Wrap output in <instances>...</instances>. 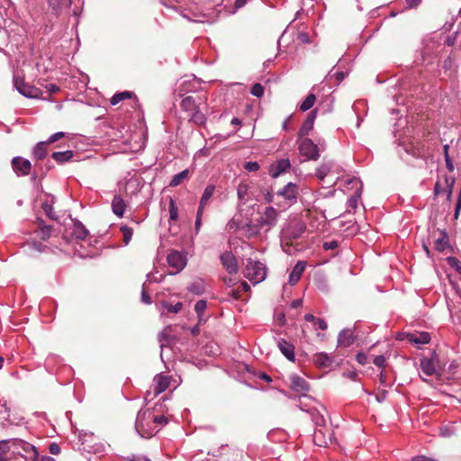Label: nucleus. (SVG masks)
I'll return each mask as SVG.
<instances>
[{
	"label": "nucleus",
	"mask_w": 461,
	"mask_h": 461,
	"mask_svg": "<svg viewBox=\"0 0 461 461\" xmlns=\"http://www.w3.org/2000/svg\"><path fill=\"white\" fill-rule=\"evenodd\" d=\"M338 247V242L335 240L327 241L323 243V249L326 250H331Z\"/></svg>",
	"instance_id": "bf43d9fd"
},
{
	"label": "nucleus",
	"mask_w": 461,
	"mask_h": 461,
	"mask_svg": "<svg viewBox=\"0 0 461 461\" xmlns=\"http://www.w3.org/2000/svg\"><path fill=\"white\" fill-rule=\"evenodd\" d=\"M354 339L352 331L348 329L341 330L338 336V345L340 347H349L353 344Z\"/></svg>",
	"instance_id": "bb28decb"
},
{
	"label": "nucleus",
	"mask_w": 461,
	"mask_h": 461,
	"mask_svg": "<svg viewBox=\"0 0 461 461\" xmlns=\"http://www.w3.org/2000/svg\"><path fill=\"white\" fill-rule=\"evenodd\" d=\"M421 0H406L407 7L411 9L417 7Z\"/></svg>",
	"instance_id": "338daca9"
},
{
	"label": "nucleus",
	"mask_w": 461,
	"mask_h": 461,
	"mask_svg": "<svg viewBox=\"0 0 461 461\" xmlns=\"http://www.w3.org/2000/svg\"><path fill=\"white\" fill-rule=\"evenodd\" d=\"M314 119H315V113L312 112L308 115L307 119L305 120V122L301 126V128H300V130L298 131V136L300 138H303V137L308 135L309 132L312 130L313 123H314Z\"/></svg>",
	"instance_id": "393cba45"
},
{
	"label": "nucleus",
	"mask_w": 461,
	"mask_h": 461,
	"mask_svg": "<svg viewBox=\"0 0 461 461\" xmlns=\"http://www.w3.org/2000/svg\"><path fill=\"white\" fill-rule=\"evenodd\" d=\"M155 424L158 425V431L159 430V429L161 427H163L164 425H166L167 423V420L165 416L163 415H157L155 414Z\"/></svg>",
	"instance_id": "864d4df0"
},
{
	"label": "nucleus",
	"mask_w": 461,
	"mask_h": 461,
	"mask_svg": "<svg viewBox=\"0 0 461 461\" xmlns=\"http://www.w3.org/2000/svg\"><path fill=\"white\" fill-rule=\"evenodd\" d=\"M314 326L322 330H325L328 327L326 321L323 319H316Z\"/></svg>",
	"instance_id": "052dcab7"
},
{
	"label": "nucleus",
	"mask_w": 461,
	"mask_h": 461,
	"mask_svg": "<svg viewBox=\"0 0 461 461\" xmlns=\"http://www.w3.org/2000/svg\"><path fill=\"white\" fill-rule=\"evenodd\" d=\"M180 106H181V109L186 113H188V114H190L191 113H193L197 107L200 106V104H197L195 99L191 96V95H188L186 97H185L182 101H181V104H180Z\"/></svg>",
	"instance_id": "c756f323"
},
{
	"label": "nucleus",
	"mask_w": 461,
	"mask_h": 461,
	"mask_svg": "<svg viewBox=\"0 0 461 461\" xmlns=\"http://www.w3.org/2000/svg\"><path fill=\"white\" fill-rule=\"evenodd\" d=\"M214 191H215V187L213 185H208L205 187V189L202 194L201 200H200V203H199V207H198L199 210L202 209L203 211L204 207L208 204L209 200L214 194Z\"/></svg>",
	"instance_id": "2f4dec72"
},
{
	"label": "nucleus",
	"mask_w": 461,
	"mask_h": 461,
	"mask_svg": "<svg viewBox=\"0 0 461 461\" xmlns=\"http://www.w3.org/2000/svg\"><path fill=\"white\" fill-rule=\"evenodd\" d=\"M250 93L256 97H262L264 95V87L261 84L256 83L251 87Z\"/></svg>",
	"instance_id": "09e8293b"
},
{
	"label": "nucleus",
	"mask_w": 461,
	"mask_h": 461,
	"mask_svg": "<svg viewBox=\"0 0 461 461\" xmlns=\"http://www.w3.org/2000/svg\"><path fill=\"white\" fill-rule=\"evenodd\" d=\"M300 154L307 160H317L320 158V150L318 145H316L311 139H304L299 145Z\"/></svg>",
	"instance_id": "0eeeda50"
},
{
	"label": "nucleus",
	"mask_w": 461,
	"mask_h": 461,
	"mask_svg": "<svg viewBox=\"0 0 461 461\" xmlns=\"http://www.w3.org/2000/svg\"><path fill=\"white\" fill-rule=\"evenodd\" d=\"M88 235V230L78 221L73 222L71 236L77 240H84Z\"/></svg>",
	"instance_id": "a878e982"
},
{
	"label": "nucleus",
	"mask_w": 461,
	"mask_h": 461,
	"mask_svg": "<svg viewBox=\"0 0 461 461\" xmlns=\"http://www.w3.org/2000/svg\"><path fill=\"white\" fill-rule=\"evenodd\" d=\"M10 451L7 440H1L0 441V461H7L5 457V454H7Z\"/></svg>",
	"instance_id": "de8ad7c7"
},
{
	"label": "nucleus",
	"mask_w": 461,
	"mask_h": 461,
	"mask_svg": "<svg viewBox=\"0 0 461 461\" xmlns=\"http://www.w3.org/2000/svg\"><path fill=\"white\" fill-rule=\"evenodd\" d=\"M316 97L313 94H309L306 98L303 101V103L300 105V110L303 112H306L310 110L314 103H315Z\"/></svg>",
	"instance_id": "79ce46f5"
},
{
	"label": "nucleus",
	"mask_w": 461,
	"mask_h": 461,
	"mask_svg": "<svg viewBox=\"0 0 461 461\" xmlns=\"http://www.w3.org/2000/svg\"><path fill=\"white\" fill-rule=\"evenodd\" d=\"M155 412L149 409H141L136 418L135 429L141 438H151L158 432L155 424Z\"/></svg>",
	"instance_id": "f257e3e1"
},
{
	"label": "nucleus",
	"mask_w": 461,
	"mask_h": 461,
	"mask_svg": "<svg viewBox=\"0 0 461 461\" xmlns=\"http://www.w3.org/2000/svg\"><path fill=\"white\" fill-rule=\"evenodd\" d=\"M258 214L259 217L257 220L258 228L265 229L266 231H268L277 224L279 212L275 207L267 206Z\"/></svg>",
	"instance_id": "20e7f679"
},
{
	"label": "nucleus",
	"mask_w": 461,
	"mask_h": 461,
	"mask_svg": "<svg viewBox=\"0 0 461 461\" xmlns=\"http://www.w3.org/2000/svg\"><path fill=\"white\" fill-rule=\"evenodd\" d=\"M64 135H65V133L62 131L56 132V133L52 134L51 136H50V138L48 139V140L46 142H48V144L54 143L57 140H59V139L63 138Z\"/></svg>",
	"instance_id": "6e6d98bb"
},
{
	"label": "nucleus",
	"mask_w": 461,
	"mask_h": 461,
	"mask_svg": "<svg viewBox=\"0 0 461 461\" xmlns=\"http://www.w3.org/2000/svg\"><path fill=\"white\" fill-rule=\"evenodd\" d=\"M53 203L54 197H51L50 200L48 199L42 203V209L49 218L55 220L57 219V216L53 211Z\"/></svg>",
	"instance_id": "a19ab883"
},
{
	"label": "nucleus",
	"mask_w": 461,
	"mask_h": 461,
	"mask_svg": "<svg viewBox=\"0 0 461 461\" xmlns=\"http://www.w3.org/2000/svg\"><path fill=\"white\" fill-rule=\"evenodd\" d=\"M291 167L288 158H281L269 167V175L273 178L278 177L281 174L286 172Z\"/></svg>",
	"instance_id": "f8f14e48"
},
{
	"label": "nucleus",
	"mask_w": 461,
	"mask_h": 461,
	"mask_svg": "<svg viewBox=\"0 0 461 461\" xmlns=\"http://www.w3.org/2000/svg\"><path fill=\"white\" fill-rule=\"evenodd\" d=\"M12 165L14 172L18 176H26L31 171V162L28 159H24L19 157L14 158L12 160Z\"/></svg>",
	"instance_id": "ddd939ff"
},
{
	"label": "nucleus",
	"mask_w": 461,
	"mask_h": 461,
	"mask_svg": "<svg viewBox=\"0 0 461 461\" xmlns=\"http://www.w3.org/2000/svg\"><path fill=\"white\" fill-rule=\"evenodd\" d=\"M168 210H169V219L172 221H176L178 217V209H177L173 198H170Z\"/></svg>",
	"instance_id": "a18cd8bd"
},
{
	"label": "nucleus",
	"mask_w": 461,
	"mask_h": 461,
	"mask_svg": "<svg viewBox=\"0 0 461 461\" xmlns=\"http://www.w3.org/2000/svg\"><path fill=\"white\" fill-rule=\"evenodd\" d=\"M125 203L120 195H115L112 201L113 212L118 217H122L125 211Z\"/></svg>",
	"instance_id": "7c9ffc66"
},
{
	"label": "nucleus",
	"mask_w": 461,
	"mask_h": 461,
	"mask_svg": "<svg viewBox=\"0 0 461 461\" xmlns=\"http://www.w3.org/2000/svg\"><path fill=\"white\" fill-rule=\"evenodd\" d=\"M45 248V246L37 241H28L23 246L24 253L31 257L43 252Z\"/></svg>",
	"instance_id": "4be33fe9"
},
{
	"label": "nucleus",
	"mask_w": 461,
	"mask_h": 461,
	"mask_svg": "<svg viewBox=\"0 0 461 461\" xmlns=\"http://www.w3.org/2000/svg\"><path fill=\"white\" fill-rule=\"evenodd\" d=\"M244 276L253 285L259 284L267 277V267L262 262L249 258L245 266Z\"/></svg>",
	"instance_id": "7ed1b4c3"
},
{
	"label": "nucleus",
	"mask_w": 461,
	"mask_h": 461,
	"mask_svg": "<svg viewBox=\"0 0 461 461\" xmlns=\"http://www.w3.org/2000/svg\"><path fill=\"white\" fill-rule=\"evenodd\" d=\"M48 142L41 141L33 149V157L38 160L43 159L47 155Z\"/></svg>",
	"instance_id": "c9c22d12"
},
{
	"label": "nucleus",
	"mask_w": 461,
	"mask_h": 461,
	"mask_svg": "<svg viewBox=\"0 0 461 461\" xmlns=\"http://www.w3.org/2000/svg\"><path fill=\"white\" fill-rule=\"evenodd\" d=\"M160 314L161 316H167L169 313H177L183 308V303L178 302L176 304H170L169 303L163 301L161 302Z\"/></svg>",
	"instance_id": "b1692460"
},
{
	"label": "nucleus",
	"mask_w": 461,
	"mask_h": 461,
	"mask_svg": "<svg viewBox=\"0 0 461 461\" xmlns=\"http://www.w3.org/2000/svg\"><path fill=\"white\" fill-rule=\"evenodd\" d=\"M412 461H437V460L433 459V458H429L424 456H419L412 458Z\"/></svg>",
	"instance_id": "774afa93"
},
{
	"label": "nucleus",
	"mask_w": 461,
	"mask_h": 461,
	"mask_svg": "<svg viewBox=\"0 0 461 461\" xmlns=\"http://www.w3.org/2000/svg\"><path fill=\"white\" fill-rule=\"evenodd\" d=\"M73 151L72 150H65V151H56L53 152L51 157L53 159H55L58 163H65L69 161L73 158Z\"/></svg>",
	"instance_id": "e433bc0d"
},
{
	"label": "nucleus",
	"mask_w": 461,
	"mask_h": 461,
	"mask_svg": "<svg viewBox=\"0 0 461 461\" xmlns=\"http://www.w3.org/2000/svg\"><path fill=\"white\" fill-rule=\"evenodd\" d=\"M448 243V238L446 232H443L441 234V237H439L436 242H435V249L437 250L442 251L446 249L447 245Z\"/></svg>",
	"instance_id": "c03bdc74"
},
{
	"label": "nucleus",
	"mask_w": 461,
	"mask_h": 461,
	"mask_svg": "<svg viewBox=\"0 0 461 461\" xmlns=\"http://www.w3.org/2000/svg\"><path fill=\"white\" fill-rule=\"evenodd\" d=\"M203 212V211L202 209L201 210H199V209L197 210L196 219H195V223H194V228H195L196 232H198L200 230V228H201V225H202Z\"/></svg>",
	"instance_id": "5fc2aeb1"
},
{
	"label": "nucleus",
	"mask_w": 461,
	"mask_h": 461,
	"mask_svg": "<svg viewBox=\"0 0 461 461\" xmlns=\"http://www.w3.org/2000/svg\"><path fill=\"white\" fill-rule=\"evenodd\" d=\"M437 355L433 353L430 358L423 357L420 359V369L426 375L431 376L437 374Z\"/></svg>",
	"instance_id": "9b49d317"
},
{
	"label": "nucleus",
	"mask_w": 461,
	"mask_h": 461,
	"mask_svg": "<svg viewBox=\"0 0 461 461\" xmlns=\"http://www.w3.org/2000/svg\"><path fill=\"white\" fill-rule=\"evenodd\" d=\"M319 407L320 406H313V410L310 411L308 413H310L312 420L314 422V424L319 428H322L325 424V419L321 413Z\"/></svg>",
	"instance_id": "473e14b6"
},
{
	"label": "nucleus",
	"mask_w": 461,
	"mask_h": 461,
	"mask_svg": "<svg viewBox=\"0 0 461 461\" xmlns=\"http://www.w3.org/2000/svg\"><path fill=\"white\" fill-rule=\"evenodd\" d=\"M190 121L197 125L203 124L206 122L205 115L201 112L200 106L197 107L193 113L188 114Z\"/></svg>",
	"instance_id": "58836bf2"
},
{
	"label": "nucleus",
	"mask_w": 461,
	"mask_h": 461,
	"mask_svg": "<svg viewBox=\"0 0 461 461\" xmlns=\"http://www.w3.org/2000/svg\"><path fill=\"white\" fill-rule=\"evenodd\" d=\"M330 440V435L329 434L327 438L322 428H317L315 429L313 433V441L316 445L320 447H326L328 445V442Z\"/></svg>",
	"instance_id": "c85d7f7f"
},
{
	"label": "nucleus",
	"mask_w": 461,
	"mask_h": 461,
	"mask_svg": "<svg viewBox=\"0 0 461 461\" xmlns=\"http://www.w3.org/2000/svg\"><path fill=\"white\" fill-rule=\"evenodd\" d=\"M167 263L169 267L175 268V272L170 275L179 273L186 265L185 258L178 251H172L167 256Z\"/></svg>",
	"instance_id": "1a4fd4ad"
},
{
	"label": "nucleus",
	"mask_w": 461,
	"mask_h": 461,
	"mask_svg": "<svg viewBox=\"0 0 461 461\" xmlns=\"http://www.w3.org/2000/svg\"><path fill=\"white\" fill-rule=\"evenodd\" d=\"M206 308H207V302L205 300H199L194 304V312L197 315L198 325H203L207 321V319L203 315Z\"/></svg>",
	"instance_id": "cd10ccee"
},
{
	"label": "nucleus",
	"mask_w": 461,
	"mask_h": 461,
	"mask_svg": "<svg viewBox=\"0 0 461 461\" xmlns=\"http://www.w3.org/2000/svg\"><path fill=\"white\" fill-rule=\"evenodd\" d=\"M14 86L22 95L27 98H41L42 91L34 86L25 83L23 78L18 75L14 76Z\"/></svg>",
	"instance_id": "423d86ee"
},
{
	"label": "nucleus",
	"mask_w": 461,
	"mask_h": 461,
	"mask_svg": "<svg viewBox=\"0 0 461 461\" xmlns=\"http://www.w3.org/2000/svg\"><path fill=\"white\" fill-rule=\"evenodd\" d=\"M141 302L144 303L145 304H150L151 303V299H150V297L149 296V294H147V292L145 290V284H143V285H142Z\"/></svg>",
	"instance_id": "13d9d810"
},
{
	"label": "nucleus",
	"mask_w": 461,
	"mask_h": 461,
	"mask_svg": "<svg viewBox=\"0 0 461 461\" xmlns=\"http://www.w3.org/2000/svg\"><path fill=\"white\" fill-rule=\"evenodd\" d=\"M50 6L53 9H57L63 5H70L72 4V0H47Z\"/></svg>",
	"instance_id": "8fccbe9b"
},
{
	"label": "nucleus",
	"mask_w": 461,
	"mask_h": 461,
	"mask_svg": "<svg viewBox=\"0 0 461 461\" xmlns=\"http://www.w3.org/2000/svg\"><path fill=\"white\" fill-rule=\"evenodd\" d=\"M406 338L408 341L417 345L419 348L430 341V335L428 332L408 333Z\"/></svg>",
	"instance_id": "aec40b11"
},
{
	"label": "nucleus",
	"mask_w": 461,
	"mask_h": 461,
	"mask_svg": "<svg viewBox=\"0 0 461 461\" xmlns=\"http://www.w3.org/2000/svg\"><path fill=\"white\" fill-rule=\"evenodd\" d=\"M10 452L9 461H33V459H27L26 456L22 455H12V451Z\"/></svg>",
	"instance_id": "4d7b16f0"
},
{
	"label": "nucleus",
	"mask_w": 461,
	"mask_h": 461,
	"mask_svg": "<svg viewBox=\"0 0 461 461\" xmlns=\"http://www.w3.org/2000/svg\"><path fill=\"white\" fill-rule=\"evenodd\" d=\"M374 364L378 366V367H382L384 366V362H385V358L384 356H376L375 358H374Z\"/></svg>",
	"instance_id": "680f3d73"
},
{
	"label": "nucleus",
	"mask_w": 461,
	"mask_h": 461,
	"mask_svg": "<svg viewBox=\"0 0 461 461\" xmlns=\"http://www.w3.org/2000/svg\"><path fill=\"white\" fill-rule=\"evenodd\" d=\"M169 376L163 375L161 374L157 375L153 380L154 395H158L165 392L169 386Z\"/></svg>",
	"instance_id": "f3484780"
},
{
	"label": "nucleus",
	"mask_w": 461,
	"mask_h": 461,
	"mask_svg": "<svg viewBox=\"0 0 461 461\" xmlns=\"http://www.w3.org/2000/svg\"><path fill=\"white\" fill-rule=\"evenodd\" d=\"M37 237H39L42 240H47L50 239L51 235V226L46 225L43 222L40 221L38 229L35 231Z\"/></svg>",
	"instance_id": "f704fd0d"
},
{
	"label": "nucleus",
	"mask_w": 461,
	"mask_h": 461,
	"mask_svg": "<svg viewBox=\"0 0 461 461\" xmlns=\"http://www.w3.org/2000/svg\"><path fill=\"white\" fill-rule=\"evenodd\" d=\"M131 95L132 93L130 92V91H123V92H120V93H117L115 94L112 98H111V104L113 105H116L117 104H119L121 101L124 100V99H128V98H131Z\"/></svg>",
	"instance_id": "37998d69"
},
{
	"label": "nucleus",
	"mask_w": 461,
	"mask_h": 461,
	"mask_svg": "<svg viewBox=\"0 0 461 461\" xmlns=\"http://www.w3.org/2000/svg\"><path fill=\"white\" fill-rule=\"evenodd\" d=\"M249 187L247 185H239L237 188V194L240 201H243L248 194Z\"/></svg>",
	"instance_id": "3c124183"
},
{
	"label": "nucleus",
	"mask_w": 461,
	"mask_h": 461,
	"mask_svg": "<svg viewBox=\"0 0 461 461\" xmlns=\"http://www.w3.org/2000/svg\"><path fill=\"white\" fill-rule=\"evenodd\" d=\"M12 455H22L27 459H33L36 461L39 456V452L33 445L21 438L6 439Z\"/></svg>",
	"instance_id": "f03ea898"
},
{
	"label": "nucleus",
	"mask_w": 461,
	"mask_h": 461,
	"mask_svg": "<svg viewBox=\"0 0 461 461\" xmlns=\"http://www.w3.org/2000/svg\"><path fill=\"white\" fill-rule=\"evenodd\" d=\"M244 168L249 172H255L259 169V165L258 162L249 161L245 163Z\"/></svg>",
	"instance_id": "603ef678"
},
{
	"label": "nucleus",
	"mask_w": 461,
	"mask_h": 461,
	"mask_svg": "<svg viewBox=\"0 0 461 461\" xmlns=\"http://www.w3.org/2000/svg\"><path fill=\"white\" fill-rule=\"evenodd\" d=\"M313 406H320V408L323 409V406L317 402L313 398L308 396L307 394H303L299 397L298 407L306 412L313 410Z\"/></svg>",
	"instance_id": "a211bd4d"
},
{
	"label": "nucleus",
	"mask_w": 461,
	"mask_h": 461,
	"mask_svg": "<svg viewBox=\"0 0 461 461\" xmlns=\"http://www.w3.org/2000/svg\"><path fill=\"white\" fill-rule=\"evenodd\" d=\"M187 290L194 294L200 295L205 291V283L202 279L194 280L188 285Z\"/></svg>",
	"instance_id": "72a5a7b5"
},
{
	"label": "nucleus",
	"mask_w": 461,
	"mask_h": 461,
	"mask_svg": "<svg viewBox=\"0 0 461 461\" xmlns=\"http://www.w3.org/2000/svg\"><path fill=\"white\" fill-rule=\"evenodd\" d=\"M306 262L305 261H298L294 267L293 270L289 275V284L291 285H294L301 278L302 274L305 270Z\"/></svg>",
	"instance_id": "412c9836"
},
{
	"label": "nucleus",
	"mask_w": 461,
	"mask_h": 461,
	"mask_svg": "<svg viewBox=\"0 0 461 461\" xmlns=\"http://www.w3.org/2000/svg\"><path fill=\"white\" fill-rule=\"evenodd\" d=\"M336 171L339 173V167L331 160L324 161L316 169V176L320 180H323L330 173Z\"/></svg>",
	"instance_id": "dca6fc26"
},
{
	"label": "nucleus",
	"mask_w": 461,
	"mask_h": 461,
	"mask_svg": "<svg viewBox=\"0 0 461 461\" xmlns=\"http://www.w3.org/2000/svg\"><path fill=\"white\" fill-rule=\"evenodd\" d=\"M304 229L303 225L297 224L295 226H289L283 230L281 244L285 253H293L291 242L298 239L304 232Z\"/></svg>",
	"instance_id": "39448f33"
},
{
	"label": "nucleus",
	"mask_w": 461,
	"mask_h": 461,
	"mask_svg": "<svg viewBox=\"0 0 461 461\" xmlns=\"http://www.w3.org/2000/svg\"><path fill=\"white\" fill-rule=\"evenodd\" d=\"M171 331V326L166 327L163 331L158 335V340L160 342L161 354L160 357L163 359V353L167 348V344L169 341V333Z\"/></svg>",
	"instance_id": "4c0bfd02"
},
{
	"label": "nucleus",
	"mask_w": 461,
	"mask_h": 461,
	"mask_svg": "<svg viewBox=\"0 0 461 461\" xmlns=\"http://www.w3.org/2000/svg\"><path fill=\"white\" fill-rule=\"evenodd\" d=\"M121 230L122 232V235H123V241L124 243L127 245L129 244V242L131 241V238H132V234H133V231H132V229L126 226V225H123L121 227Z\"/></svg>",
	"instance_id": "49530a36"
},
{
	"label": "nucleus",
	"mask_w": 461,
	"mask_h": 461,
	"mask_svg": "<svg viewBox=\"0 0 461 461\" xmlns=\"http://www.w3.org/2000/svg\"><path fill=\"white\" fill-rule=\"evenodd\" d=\"M290 380L292 389L301 393V395L306 394V393L309 391V384L304 378L297 375H292L290 376Z\"/></svg>",
	"instance_id": "2eb2a0df"
},
{
	"label": "nucleus",
	"mask_w": 461,
	"mask_h": 461,
	"mask_svg": "<svg viewBox=\"0 0 461 461\" xmlns=\"http://www.w3.org/2000/svg\"><path fill=\"white\" fill-rule=\"evenodd\" d=\"M277 346L282 354L290 361H294V347L292 343L284 339H280Z\"/></svg>",
	"instance_id": "6ab92c4d"
},
{
	"label": "nucleus",
	"mask_w": 461,
	"mask_h": 461,
	"mask_svg": "<svg viewBox=\"0 0 461 461\" xmlns=\"http://www.w3.org/2000/svg\"><path fill=\"white\" fill-rule=\"evenodd\" d=\"M45 89L47 90V92L49 93H56L59 90V87L54 84H47L45 86Z\"/></svg>",
	"instance_id": "69168bd1"
},
{
	"label": "nucleus",
	"mask_w": 461,
	"mask_h": 461,
	"mask_svg": "<svg viewBox=\"0 0 461 461\" xmlns=\"http://www.w3.org/2000/svg\"><path fill=\"white\" fill-rule=\"evenodd\" d=\"M445 183H446L447 190H449V189L453 190L454 184H455V178L450 177V176H446Z\"/></svg>",
	"instance_id": "0e129e2a"
},
{
	"label": "nucleus",
	"mask_w": 461,
	"mask_h": 461,
	"mask_svg": "<svg viewBox=\"0 0 461 461\" xmlns=\"http://www.w3.org/2000/svg\"><path fill=\"white\" fill-rule=\"evenodd\" d=\"M49 449L52 455H58L60 453V447L57 443H51Z\"/></svg>",
	"instance_id": "e2e57ef3"
},
{
	"label": "nucleus",
	"mask_w": 461,
	"mask_h": 461,
	"mask_svg": "<svg viewBox=\"0 0 461 461\" xmlns=\"http://www.w3.org/2000/svg\"><path fill=\"white\" fill-rule=\"evenodd\" d=\"M348 185H352V188H355V194L348 199L347 202V212H351L357 207L358 200L362 193V183L357 177H349L346 180Z\"/></svg>",
	"instance_id": "6e6552de"
},
{
	"label": "nucleus",
	"mask_w": 461,
	"mask_h": 461,
	"mask_svg": "<svg viewBox=\"0 0 461 461\" xmlns=\"http://www.w3.org/2000/svg\"><path fill=\"white\" fill-rule=\"evenodd\" d=\"M221 261L229 274H236L238 272V262L231 252H224L221 254Z\"/></svg>",
	"instance_id": "4468645a"
},
{
	"label": "nucleus",
	"mask_w": 461,
	"mask_h": 461,
	"mask_svg": "<svg viewBox=\"0 0 461 461\" xmlns=\"http://www.w3.org/2000/svg\"><path fill=\"white\" fill-rule=\"evenodd\" d=\"M276 194L283 197L291 205L297 199V185L290 182L278 190Z\"/></svg>",
	"instance_id": "9d476101"
},
{
	"label": "nucleus",
	"mask_w": 461,
	"mask_h": 461,
	"mask_svg": "<svg viewBox=\"0 0 461 461\" xmlns=\"http://www.w3.org/2000/svg\"><path fill=\"white\" fill-rule=\"evenodd\" d=\"M332 362V357L327 353L320 352L313 356V363L319 367H330Z\"/></svg>",
	"instance_id": "5701e85b"
},
{
	"label": "nucleus",
	"mask_w": 461,
	"mask_h": 461,
	"mask_svg": "<svg viewBox=\"0 0 461 461\" xmlns=\"http://www.w3.org/2000/svg\"><path fill=\"white\" fill-rule=\"evenodd\" d=\"M189 176L188 169H185L180 173L175 175L169 183V186L176 187L183 183V181L186 180Z\"/></svg>",
	"instance_id": "ea45409f"
}]
</instances>
